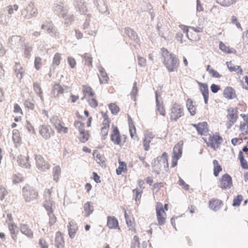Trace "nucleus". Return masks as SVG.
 I'll return each instance as SVG.
<instances>
[{
  "instance_id": "nucleus-58",
  "label": "nucleus",
  "mask_w": 248,
  "mask_h": 248,
  "mask_svg": "<svg viewBox=\"0 0 248 248\" xmlns=\"http://www.w3.org/2000/svg\"><path fill=\"white\" fill-rule=\"evenodd\" d=\"M243 200V197L241 195H238L233 200L232 206H238Z\"/></svg>"
},
{
  "instance_id": "nucleus-4",
  "label": "nucleus",
  "mask_w": 248,
  "mask_h": 248,
  "mask_svg": "<svg viewBox=\"0 0 248 248\" xmlns=\"http://www.w3.org/2000/svg\"><path fill=\"white\" fill-rule=\"evenodd\" d=\"M22 195L26 202H31L39 197L38 192L32 186L26 185L22 188Z\"/></svg>"
},
{
  "instance_id": "nucleus-50",
  "label": "nucleus",
  "mask_w": 248,
  "mask_h": 248,
  "mask_svg": "<svg viewBox=\"0 0 248 248\" xmlns=\"http://www.w3.org/2000/svg\"><path fill=\"white\" fill-rule=\"evenodd\" d=\"M217 3L223 7H229L235 3L236 0H216Z\"/></svg>"
},
{
  "instance_id": "nucleus-31",
  "label": "nucleus",
  "mask_w": 248,
  "mask_h": 248,
  "mask_svg": "<svg viewBox=\"0 0 248 248\" xmlns=\"http://www.w3.org/2000/svg\"><path fill=\"white\" fill-rule=\"evenodd\" d=\"M14 71L17 78L21 79L23 77V75L25 73V70L21 64L19 62H16L15 64Z\"/></svg>"
},
{
  "instance_id": "nucleus-11",
  "label": "nucleus",
  "mask_w": 248,
  "mask_h": 248,
  "mask_svg": "<svg viewBox=\"0 0 248 248\" xmlns=\"http://www.w3.org/2000/svg\"><path fill=\"white\" fill-rule=\"evenodd\" d=\"M22 16L26 19H30L37 16L38 10L34 3H29L21 13Z\"/></svg>"
},
{
  "instance_id": "nucleus-41",
  "label": "nucleus",
  "mask_w": 248,
  "mask_h": 248,
  "mask_svg": "<svg viewBox=\"0 0 248 248\" xmlns=\"http://www.w3.org/2000/svg\"><path fill=\"white\" fill-rule=\"evenodd\" d=\"M109 127L110 124H108V123L107 124L105 123H102L100 133L103 139H106L108 136Z\"/></svg>"
},
{
  "instance_id": "nucleus-14",
  "label": "nucleus",
  "mask_w": 248,
  "mask_h": 248,
  "mask_svg": "<svg viewBox=\"0 0 248 248\" xmlns=\"http://www.w3.org/2000/svg\"><path fill=\"white\" fill-rule=\"evenodd\" d=\"M219 186L222 189H228L232 186V177L228 174L222 175L219 180Z\"/></svg>"
},
{
  "instance_id": "nucleus-62",
  "label": "nucleus",
  "mask_w": 248,
  "mask_h": 248,
  "mask_svg": "<svg viewBox=\"0 0 248 248\" xmlns=\"http://www.w3.org/2000/svg\"><path fill=\"white\" fill-rule=\"evenodd\" d=\"M53 191V187L46 189L44 191V197L45 200H52L51 194Z\"/></svg>"
},
{
  "instance_id": "nucleus-46",
  "label": "nucleus",
  "mask_w": 248,
  "mask_h": 248,
  "mask_svg": "<svg viewBox=\"0 0 248 248\" xmlns=\"http://www.w3.org/2000/svg\"><path fill=\"white\" fill-rule=\"evenodd\" d=\"M82 92L85 96L93 97L94 96L92 88L89 86L83 85Z\"/></svg>"
},
{
  "instance_id": "nucleus-48",
  "label": "nucleus",
  "mask_w": 248,
  "mask_h": 248,
  "mask_svg": "<svg viewBox=\"0 0 248 248\" xmlns=\"http://www.w3.org/2000/svg\"><path fill=\"white\" fill-rule=\"evenodd\" d=\"M8 229L10 232L12 238L16 241L17 239V231H16V225L14 223H11L8 225Z\"/></svg>"
},
{
  "instance_id": "nucleus-39",
  "label": "nucleus",
  "mask_w": 248,
  "mask_h": 248,
  "mask_svg": "<svg viewBox=\"0 0 248 248\" xmlns=\"http://www.w3.org/2000/svg\"><path fill=\"white\" fill-rule=\"evenodd\" d=\"M13 140L16 147L19 146L21 142V138L18 130H14L13 131Z\"/></svg>"
},
{
  "instance_id": "nucleus-55",
  "label": "nucleus",
  "mask_w": 248,
  "mask_h": 248,
  "mask_svg": "<svg viewBox=\"0 0 248 248\" xmlns=\"http://www.w3.org/2000/svg\"><path fill=\"white\" fill-rule=\"evenodd\" d=\"M82 57L85 60V64L89 66H92L93 58L90 54L85 53Z\"/></svg>"
},
{
  "instance_id": "nucleus-20",
  "label": "nucleus",
  "mask_w": 248,
  "mask_h": 248,
  "mask_svg": "<svg viewBox=\"0 0 248 248\" xmlns=\"http://www.w3.org/2000/svg\"><path fill=\"white\" fill-rule=\"evenodd\" d=\"M198 84L200 91L203 95L204 102L206 104H207L209 98V90L208 85L206 83H202L200 82H198Z\"/></svg>"
},
{
  "instance_id": "nucleus-35",
  "label": "nucleus",
  "mask_w": 248,
  "mask_h": 248,
  "mask_svg": "<svg viewBox=\"0 0 248 248\" xmlns=\"http://www.w3.org/2000/svg\"><path fill=\"white\" fill-rule=\"evenodd\" d=\"M68 228L69 236L71 238H74L78 230L77 224L73 221H70L69 222Z\"/></svg>"
},
{
  "instance_id": "nucleus-28",
  "label": "nucleus",
  "mask_w": 248,
  "mask_h": 248,
  "mask_svg": "<svg viewBox=\"0 0 248 248\" xmlns=\"http://www.w3.org/2000/svg\"><path fill=\"white\" fill-rule=\"evenodd\" d=\"M107 226L109 229H116L119 227V223L117 219L113 216H108L107 217Z\"/></svg>"
},
{
  "instance_id": "nucleus-6",
  "label": "nucleus",
  "mask_w": 248,
  "mask_h": 248,
  "mask_svg": "<svg viewBox=\"0 0 248 248\" xmlns=\"http://www.w3.org/2000/svg\"><path fill=\"white\" fill-rule=\"evenodd\" d=\"M50 122L57 133L60 134H66L68 133L69 127L66 126L62 119L59 118L58 116H54L50 119Z\"/></svg>"
},
{
  "instance_id": "nucleus-42",
  "label": "nucleus",
  "mask_w": 248,
  "mask_h": 248,
  "mask_svg": "<svg viewBox=\"0 0 248 248\" xmlns=\"http://www.w3.org/2000/svg\"><path fill=\"white\" fill-rule=\"evenodd\" d=\"M90 137V135L89 131L85 130L83 131L79 132L78 139L80 142L85 143L89 140Z\"/></svg>"
},
{
  "instance_id": "nucleus-5",
  "label": "nucleus",
  "mask_w": 248,
  "mask_h": 248,
  "mask_svg": "<svg viewBox=\"0 0 248 248\" xmlns=\"http://www.w3.org/2000/svg\"><path fill=\"white\" fill-rule=\"evenodd\" d=\"M238 110L236 107H230L227 110L226 126L230 129L237 121Z\"/></svg>"
},
{
  "instance_id": "nucleus-61",
  "label": "nucleus",
  "mask_w": 248,
  "mask_h": 248,
  "mask_svg": "<svg viewBox=\"0 0 248 248\" xmlns=\"http://www.w3.org/2000/svg\"><path fill=\"white\" fill-rule=\"evenodd\" d=\"M8 194L7 190L2 186L0 185V200L2 201Z\"/></svg>"
},
{
  "instance_id": "nucleus-36",
  "label": "nucleus",
  "mask_w": 248,
  "mask_h": 248,
  "mask_svg": "<svg viewBox=\"0 0 248 248\" xmlns=\"http://www.w3.org/2000/svg\"><path fill=\"white\" fill-rule=\"evenodd\" d=\"M99 73L98 74V77L100 83L101 84L107 83L108 81L109 78L105 70L102 67H101L99 68Z\"/></svg>"
},
{
  "instance_id": "nucleus-22",
  "label": "nucleus",
  "mask_w": 248,
  "mask_h": 248,
  "mask_svg": "<svg viewBox=\"0 0 248 248\" xmlns=\"http://www.w3.org/2000/svg\"><path fill=\"white\" fill-rule=\"evenodd\" d=\"M223 205L221 200L218 199L213 198L209 201V206L213 211H218Z\"/></svg>"
},
{
  "instance_id": "nucleus-64",
  "label": "nucleus",
  "mask_w": 248,
  "mask_h": 248,
  "mask_svg": "<svg viewBox=\"0 0 248 248\" xmlns=\"http://www.w3.org/2000/svg\"><path fill=\"white\" fill-rule=\"evenodd\" d=\"M24 105L28 109L33 110L34 108V104L29 99L26 100L24 102Z\"/></svg>"
},
{
  "instance_id": "nucleus-21",
  "label": "nucleus",
  "mask_w": 248,
  "mask_h": 248,
  "mask_svg": "<svg viewBox=\"0 0 248 248\" xmlns=\"http://www.w3.org/2000/svg\"><path fill=\"white\" fill-rule=\"evenodd\" d=\"M93 156L97 163L102 167L106 166V158L104 155L97 150L93 151Z\"/></svg>"
},
{
  "instance_id": "nucleus-9",
  "label": "nucleus",
  "mask_w": 248,
  "mask_h": 248,
  "mask_svg": "<svg viewBox=\"0 0 248 248\" xmlns=\"http://www.w3.org/2000/svg\"><path fill=\"white\" fill-rule=\"evenodd\" d=\"M157 220L158 225H164L166 220L167 214L163 209V205L160 202H157L155 207Z\"/></svg>"
},
{
  "instance_id": "nucleus-47",
  "label": "nucleus",
  "mask_w": 248,
  "mask_h": 248,
  "mask_svg": "<svg viewBox=\"0 0 248 248\" xmlns=\"http://www.w3.org/2000/svg\"><path fill=\"white\" fill-rule=\"evenodd\" d=\"M61 173V169L59 166H55L53 168V180L58 182L60 179Z\"/></svg>"
},
{
  "instance_id": "nucleus-10",
  "label": "nucleus",
  "mask_w": 248,
  "mask_h": 248,
  "mask_svg": "<svg viewBox=\"0 0 248 248\" xmlns=\"http://www.w3.org/2000/svg\"><path fill=\"white\" fill-rule=\"evenodd\" d=\"M209 147H211L214 150L217 149L223 141V139L218 134L210 135L208 140L203 139Z\"/></svg>"
},
{
  "instance_id": "nucleus-53",
  "label": "nucleus",
  "mask_w": 248,
  "mask_h": 248,
  "mask_svg": "<svg viewBox=\"0 0 248 248\" xmlns=\"http://www.w3.org/2000/svg\"><path fill=\"white\" fill-rule=\"evenodd\" d=\"M206 71H208L209 74L213 78H219L221 77V75H220L217 71L211 68V66L210 65H207Z\"/></svg>"
},
{
  "instance_id": "nucleus-16",
  "label": "nucleus",
  "mask_w": 248,
  "mask_h": 248,
  "mask_svg": "<svg viewBox=\"0 0 248 248\" xmlns=\"http://www.w3.org/2000/svg\"><path fill=\"white\" fill-rule=\"evenodd\" d=\"M35 160L37 167L41 171H45L50 168V165L45 160L42 155H36L35 156Z\"/></svg>"
},
{
  "instance_id": "nucleus-60",
  "label": "nucleus",
  "mask_w": 248,
  "mask_h": 248,
  "mask_svg": "<svg viewBox=\"0 0 248 248\" xmlns=\"http://www.w3.org/2000/svg\"><path fill=\"white\" fill-rule=\"evenodd\" d=\"M23 180V177L20 174H15L12 177L13 182L15 184L21 183Z\"/></svg>"
},
{
  "instance_id": "nucleus-40",
  "label": "nucleus",
  "mask_w": 248,
  "mask_h": 248,
  "mask_svg": "<svg viewBox=\"0 0 248 248\" xmlns=\"http://www.w3.org/2000/svg\"><path fill=\"white\" fill-rule=\"evenodd\" d=\"M119 167L116 169V172L117 175H121L123 172L127 171V165L125 162L121 161L120 159L118 160Z\"/></svg>"
},
{
  "instance_id": "nucleus-18",
  "label": "nucleus",
  "mask_w": 248,
  "mask_h": 248,
  "mask_svg": "<svg viewBox=\"0 0 248 248\" xmlns=\"http://www.w3.org/2000/svg\"><path fill=\"white\" fill-rule=\"evenodd\" d=\"M238 157L240 161V165H243L244 167L247 168L248 166V162L245 159V157L248 158V147L247 146H244L242 150L239 152ZM247 168H248L247 167Z\"/></svg>"
},
{
  "instance_id": "nucleus-33",
  "label": "nucleus",
  "mask_w": 248,
  "mask_h": 248,
  "mask_svg": "<svg viewBox=\"0 0 248 248\" xmlns=\"http://www.w3.org/2000/svg\"><path fill=\"white\" fill-rule=\"evenodd\" d=\"M85 216L88 217L94 211L93 203L91 202H87L83 205Z\"/></svg>"
},
{
  "instance_id": "nucleus-2",
  "label": "nucleus",
  "mask_w": 248,
  "mask_h": 248,
  "mask_svg": "<svg viewBox=\"0 0 248 248\" xmlns=\"http://www.w3.org/2000/svg\"><path fill=\"white\" fill-rule=\"evenodd\" d=\"M110 137L111 141L116 145L122 146L126 142V137L122 136L118 127L114 124L111 125Z\"/></svg>"
},
{
  "instance_id": "nucleus-52",
  "label": "nucleus",
  "mask_w": 248,
  "mask_h": 248,
  "mask_svg": "<svg viewBox=\"0 0 248 248\" xmlns=\"http://www.w3.org/2000/svg\"><path fill=\"white\" fill-rule=\"evenodd\" d=\"M108 107L111 113L113 115H117L120 110V108L116 103H110Z\"/></svg>"
},
{
  "instance_id": "nucleus-1",
  "label": "nucleus",
  "mask_w": 248,
  "mask_h": 248,
  "mask_svg": "<svg viewBox=\"0 0 248 248\" xmlns=\"http://www.w3.org/2000/svg\"><path fill=\"white\" fill-rule=\"evenodd\" d=\"M163 63L170 72L176 71L179 66V60L173 53H170L165 48L161 49Z\"/></svg>"
},
{
  "instance_id": "nucleus-27",
  "label": "nucleus",
  "mask_w": 248,
  "mask_h": 248,
  "mask_svg": "<svg viewBox=\"0 0 248 248\" xmlns=\"http://www.w3.org/2000/svg\"><path fill=\"white\" fill-rule=\"evenodd\" d=\"M124 217L126 219V222L129 230H131L134 233L137 232L136 229L135 228V220L133 217H130L126 211L124 210Z\"/></svg>"
},
{
  "instance_id": "nucleus-63",
  "label": "nucleus",
  "mask_w": 248,
  "mask_h": 248,
  "mask_svg": "<svg viewBox=\"0 0 248 248\" xmlns=\"http://www.w3.org/2000/svg\"><path fill=\"white\" fill-rule=\"evenodd\" d=\"M57 10L60 12L62 16L65 17L68 13V10L64 7L61 5H58L57 6Z\"/></svg>"
},
{
  "instance_id": "nucleus-8",
  "label": "nucleus",
  "mask_w": 248,
  "mask_h": 248,
  "mask_svg": "<svg viewBox=\"0 0 248 248\" xmlns=\"http://www.w3.org/2000/svg\"><path fill=\"white\" fill-rule=\"evenodd\" d=\"M240 116L243 118L239 125V130L240 132V137H244V140L248 139V113L241 114Z\"/></svg>"
},
{
  "instance_id": "nucleus-17",
  "label": "nucleus",
  "mask_w": 248,
  "mask_h": 248,
  "mask_svg": "<svg viewBox=\"0 0 248 248\" xmlns=\"http://www.w3.org/2000/svg\"><path fill=\"white\" fill-rule=\"evenodd\" d=\"M191 125L196 129L198 134L201 135L207 136L208 134L209 129L206 122L199 123L197 124H193Z\"/></svg>"
},
{
  "instance_id": "nucleus-38",
  "label": "nucleus",
  "mask_w": 248,
  "mask_h": 248,
  "mask_svg": "<svg viewBox=\"0 0 248 248\" xmlns=\"http://www.w3.org/2000/svg\"><path fill=\"white\" fill-rule=\"evenodd\" d=\"M44 206L47 211V213H53V209L55 208V204L52 200H45Z\"/></svg>"
},
{
  "instance_id": "nucleus-59",
  "label": "nucleus",
  "mask_w": 248,
  "mask_h": 248,
  "mask_svg": "<svg viewBox=\"0 0 248 248\" xmlns=\"http://www.w3.org/2000/svg\"><path fill=\"white\" fill-rule=\"evenodd\" d=\"M42 66V58L40 57H36L34 60V67L37 70H39Z\"/></svg>"
},
{
  "instance_id": "nucleus-12",
  "label": "nucleus",
  "mask_w": 248,
  "mask_h": 248,
  "mask_svg": "<svg viewBox=\"0 0 248 248\" xmlns=\"http://www.w3.org/2000/svg\"><path fill=\"white\" fill-rule=\"evenodd\" d=\"M39 133L43 139L48 140L54 136L55 131L50 125L42 124L39 127Z\"/></svg>"
},
{
  "instance_id": "nucleus-45",
  "label": "nucleus",
  "mask_w": 248,
  "mask_h": 248,
  "mask_svg": "<svg viewBox=\"0 0 248 248\" xmlns=\"http://www.w3.org/2000/svg\"><path fill=\"white\" fill-rule=\"evenodd\" d=\"M219 47L220 50L226 53H235L236 52L235 49L226 46L225 44L222 42H220Z\"/></svg>"
},
{
  "instance_id": "nucleus-32",
  "label": "nucleus",
  "mask_w": 248,
  "mask_h": 248,
  "mask_svg": "<svg viewBox=\"0 0 248 248\" xmlns=\"http://www.w3.org/2000/svg\"><path fill=\"white\" fill-rule=\"evenodd\" d=\"M226 65L230 72H236L240 75H243V70L240 66L234 65L232 61L227 62Z\"/></svg>"
},
{
  "instance_id": "nucleus-56",
  "label": "nucleus",
  "mask_w": 248,
  "mask_h": 248,
  "mask_svg": "<svg viewBox=\"0 0 248 248\" xmlns=\"http://www.w3.org/2000/svg\"><path fill=\"white\" fill-rule=\"evenodd\" d=\"M74 126L79 131V132L85 130V124L80 121H75Z\"/></svg>"
},
{
  "instance_id": "nucleus-43",
  "label": "nucleus",
  "mask_w": 248,
  "mask_h": 248,
  "mask_svg": "<svg viewBox=\"0 0 248 248\" xmlns=\"http://www.w3.org/2000/svg\"><path fill=\"white\" fill-rule=\"evenodd\" d=\"M76 2L77 8L81 13L84 14L87 11L85 2L83 0H76Z\"/></svg>"
},
{
  "instance_id": "nucleus-44",
  "label": "nucleus",
  "mask_w": 248,
  "mask_h": 248,
  "mask_svg": "<svg viewBox=\"0 0 248 248\" xmlns=\"http://www.w3.org/2000/svg\"><path fill=\"white\" fill-rule=\"evenodd\" d=\"M214 165V175L216 177L219 175V173L222 170V168L217 160L215 159L213 161Z\"/></svg>"
},
{
  "instance_id": "nucleus-25",
  "label": "nucleus",
  "mask_w": 248,
  "mask_h": 248,
  "mask_svg": "<svg viewBox=\"0 0 248 248\" xmlns=\"http://www.w3.org/2000/svg\"><path fill=\"white\" fill-rule=\"evenodd\" d=\"M17 161L18 164L22 167L27 168L30 166V164L29 163V157L28 155H18Z\"/></svg>"
},
{
  "instance_id": "nucleus-13",
  "label": "nucleus",
  "mask_w": 248,
  "mask_h": 248,
  "mask_svg": "<svg viewBox=\"0 0 248 248\" xmlns=\"http://www.w3.org/2000/svg\"><path fill=\"white\" fill-rule=\"evenodd\" d=\"M203 31V28L201 27H190L189 32L187 34V37L192 41H198L201 39L200 33Z\"/></svg>"
},
{
  "instance_id": "nucleus-19",
  "label": "nucleus",
  "mask_w": 248,
  "mask_h": 248,
  "mask_svg": "<svg viewBox=\"0 0 248 248\" xmlns=\"http://www.w3.org/2000/svg\"><path fill=\"white\" fill-rule=\"evenodd\" d=\"M155 135L151 132H146L144 135L143 139V146L145 151H148L150 149V143L155 138Z\"/></svg>"
},
{
  "instance_id": "nucleus-49",
  "label": "nucleus",
  "mask_w": 248,
  "mask_h": 248,
  "mask_svg": "<svg viewBox=\"0 0 248 248\" xmlns=\"http://www.w3.org/2000/svg\"><path fill=\"white\" fill-rule=\"evenodd\" d=\"M62 60V54L60 53H56L55 54L53 61L52 62V66L53 67L55 68L56 67L59 66L61 63V61Z\"/></svg>"
},
{
  "instance_id": "nucleus-57",
  "label": "nucleus",
  "mask_w": 248,
  "mask_h": 248,
  "mask_svg": "<svg viewBox=\"0 0 248 248\" xmlns=\"http://www.w3.org/2000/svg\"><path fill=\"white\" fill-rule=\"evenodd\" d=\"M19 6L17 4L10 5L6 7V9L8 14L12 15L14 14V11H17L18 9Z\"/></svg>"
},
{
  "instance_id": "nucleus-54",
  "label": "nucleus",
  "mask_w": 248,
  "mask_h": 248,
  "mask_svg": "<svg viewBox=\"0 0 248 248\" xmlns=\"http://www.w3.org/2000/svg\"><path fill=\"white\" fill-rule=\"evenodd\" d=\"M33 90L40 97V98L42 99L43 98V92L42 89L40 87V85L39 83L37 82H35L33 85Z\"/></svg>"
},
{
  "instance_id": "nucleus-23",
  "label": "nucleus",
  "mask_w": 248,
  "mask_h": 248,
  "mask_svg": "<svg viewBox=\"0 0 248 248\" xmlns=\"http://www.w3.org/2000/svg\"><path fill=\"white\" fill-rule=\"evenodd\" d=\"M25 40L24 37L21 35H13L8 39V44L11 46H17Z\"/></svg>"
},
{
  "instance_id": "nucleus-34",
  "label": "nucleus",
  "mask_w": 248,
  "mask_h": 248,
  "mask_svg": "<svg viewBox=\"0 0 248 248\" xmlns=\"http://www.w3.org/2000/svg\"><path fill=\"white\" fill-rule=\"evenodd\" d=\"M186 106L191 115L194 116L196 113V106L191 98H188L186 101Z\"/></svg>"
},
{
  "instance_id": "nucleus-15",
  "label": "nucleus",
  "mask_w": 248,
  "mask_h": 248,
  "mask_svg": "<svg viewBox=\"0 0 248 248\" xmlns=\"http://www.w3.org/2000/svg\"><path fill=\"white\" fill-rule=\"evenodd\" d=\"M41 29L43 30H46L47 32L49 34H51V36L55 38L59 37V33L58 31L55 28L54 25L51 21H46L41 26Z\"/></svg>"
},
{
  "instance_id": "nucleus-29",
  "label": "nucleus",
  "mask_w": 248,
  "mask_h": 248,
  "mask_svg": "<svg viewBox=\"0 0 248 248\" xmlns=\"http://www.w3.org/2000/svg\"><path fill=\"white\" fill-rule=\"evenodd\" d=\"M158 97H159V95L158 94V93L156 92L155 99H156L157 110L160 115H161L163 116H165L166 114V110L165 109L163 102L162 101H160L159 100Z\"/></svg>"
},
{
  "instance_id": "nucleus-3",
  "label": "nucleus",
  "mask_w": 248,
  "mask_h": 248,
  "mask_svg": "<svg viewBox=\"0 0 248 248\" xmlns=\"http://www.w3.org/2000/svg\"><path fill=\"white\" fill-rule=\"evenodd\" d=\"M184 115L183 106L178 103H173L170 108L169 116L171 122H176Z\"/></svg>"
},
{
  "instance_id": "nucleus-26",
  "label": "nucleus",
  "mask_w": 248,
  "mask_h": 248,
  "mask_svg": "<svg viewBox=\"0 0 248 248\" xmlns=\"http://www.w3.org/2000/svg\"><path fill=\"white\" fill-rule=\"evenodd\" d=\"M223 95L228 99H232L236 97L235 90L231 87H227L224 89Z\"/></svg>"
},
{
  "instance_id": "nucleus-51",
  "label": "nucleus",
  "mask_w": 248,
  "mask_h": 248,
  "mask_svg": "<svg viewBox=\"0 0 248 248\" xmlns=\"http://www.w3.org/2000/svg\"><path fill=\"white\" fill-rule=\"evenodd\" d=\"M129 127V132L130 137L132 139H134L135 140H139V138L138 136L136 128L135 127V126L134 124H131L130 126Z\"/></svg>"
},
{
  "instance_id": "nucleus-7",
  "label": "nucleus",
  "mask_w": 248,
  "mask_h": 248,
  "mask_svg": "<svg viewBox=\"0 0 248 248\" xmlns=\"http://www.w3.org/2000/svg\"><path fill=\"white\" fill-rule=\"evenodd\" d=\"M183 141H179L174 147L173 154L172 155L171 167H174L177 164L178 159L181 157L182 155V149L183 146Z\"/></svg>"
},
{
  "instance_id": "nucleus-37",
  "label": "nucleus",
  "mask_w": 248,
  "mask_h": 248,
  "mask_svg": "<svg viewBox=\"0 0 248 248\" xmlns=\"http://www.w3.org/2000/svg\"><path fill=\"white\" fill-rule=\"evenodd\" d=\"M55 245L58 248H63L64 246L63 238L60 232H57L56 234Z\"/></svg>"
},
{
  "instance_id": "nucleus-24",
  "label": "nucleus",
  "mask_w": 248,
  "mask_h": 248,
  "mask_svg": "<svg viewBox=\"0 0 248 248\" xmlns=\"http://www.w3.org/2000/svg\"><path fill=\"white\" fill-rule=\"evenodd\" d=\"M21 232L30 238L33 237V233L29 226L26 224H21L20 225Z\"/></svg>"
},
{
  "instance_id": "nucleus-30",
  "label": "nucleus",
  "mask_w": 248,
  "mask_h": 248,
  "mask_svg": "<svg viewBox=\"0 0 248 248\" xmlns=\"http://www.w3.org/2000/svg\"><path fill=\"white\" fill-rule=\"evenodd\" d=\"M64 92V89L62 86L58 83H55L52 88L51 94L54 97H58Z\"/></svg>"
}]
</instances>
